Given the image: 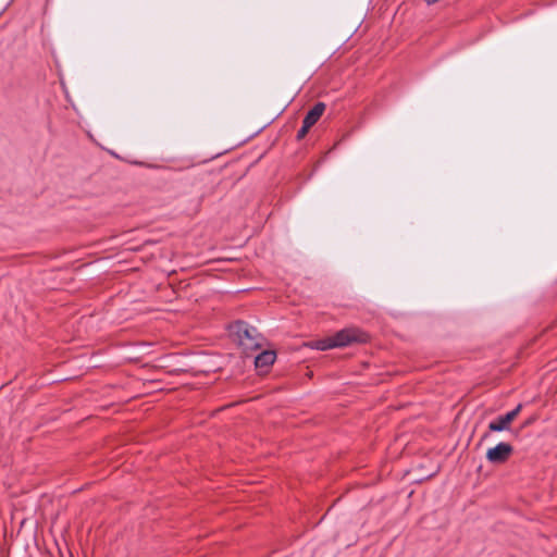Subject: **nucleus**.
Listing matches in <instances>:
<instances>
[{
	"label": "nucleus",
	"mask_w": 557,
	"mask_h": 557,
	"mask_svg": "<svg viewBox=\"0 0 557 557\" xmlns=\"http://www.w3.org/2000/svg\"><path fill=\"white\" fill-rule=\"evenodd\" d=\"M231 331L244 349H258L261 347V335L258 333L256 327L248 323L237 321L231 326Z\"/></svg>",
	"instance_id": "f257e3e1"
},
{
	"label": "nucleus",
	"mask_w": 557,
	"mask_h": 557,
	"mask_svg": "<svg viewBox=\"0 0 557 557\" xmlns=\"http://www.w3.org/2000/svg\"><path fill=\"white\" fill-rule=\"evenodd\" d=\"M334 347H345L352 343H363L367 335L358 329H344L332 336Z\"/></svg>",
	"instance_id": "f03ea898"
},
{
	"label": "nucleus",
	"mask_w": 557,
	"mask_h": 557,
	"mask_svg": "<svg viewBox=\"0 0 557 557\" xmlns=\"http://www.w3.org/2000/svg\"><path fill=\"white\" fill-rule=\"evenodd\" d=\"M522 405L519 404L515 409L507 412L506 414L498 416L496 419L488 423V430L491 432H503L510 430V423L517 418L521 411Z\"/></svg>",
	"instance_id": "7ed1b4c3"
},
{
	"label": "nucleus",
	"mask_w": 557,
	"mask_h": 557,
	"mask_svg": "<svg viewBox=\"0 0 557 557\" xmlns=\"http://www.w3.org/2000/svg\"><path fill=\"white\" fill-rule=\"evenodd\" d=\"M512 446L508 443L500 442L495 447L490 448L486 453V459L491 463H503L512 454Z\"/></svg>",
	"instance_id": "20e7f679"
},
{
	"label": "nucleus",
	"mask_w": 557,
	"mask_h": 557,
	"mask_svg": "<svg viewBox=\"0 0 557 557\" xmlns=\"http://www.w3.org/2000/svg\"><path fill=\"white\" fill-rule=\"evenodd\" d=\"M276 355L273 350H263L255 357V366L261 372H267L274 363Z\"/></svg>",
	"instance_id": "39448f33"
},
{
	"label": "nucleus",
	"mask_w": 557,
	"mask_h": 557,
	"mask_svg": "<svg viewBox=\"0 0 557 557\" xmlns=\"http://www.w3.org/2000/svg\"><path fill=\"white\" fill-rule=\"evenodd\" d=\"M325 110V104L323 102H317L306 114L304 117V122L309 124L310 126H313L319 119L322 116L323 112Z\"/></svg>",
	"instance_id": "423d86ee"
},
{
	"label": "nucleus",
	"mask_w": 557,
	"mask_h": 557,
	"mask_svg": "<svg viewBox=\"0 0 557 557\" xmlns=\"http://www.w3.org/2000/svg\"><path fill=\"white\" fill-rule=\"evenodd\" d=\"M310 347L313 349H317V350H322V351L335 348L332 336L327 337V338L314 341L310 344Z\"/></svg>",
	"instance_id": "0eeeda50"
},
{
	"label": "nucleus",
	"mask_w": 557,
	"mask_h": 557,
	"mask_svg": "<svg viewBox=\"0 0 557 557\" xmlns=\"http://www.w3.org/2000/svg\"><path fill=\"white\" fill-rule=\"evenodd\" d=\"M312 126H310L309 124H307L306 122L302 121V126L300 127V129L297 132V138L298 139H301L304 138L307 133L309 132V129L311 128Z\"/></svg>",
	"instance_id": "6e6552de"
},
{
	"label": "nucleus",
	"mask_w": 557,
	"mask_h": 557,
	"mask_svg": "<svg viewBox=\"0 0 557 557\" xmlns=\"http://www.w3.org/2000/svg\"><path fill=\"white\" fill-rule=\"evenodd\" d=\"M428 4H434L435 2H437L438 0H424Z\"/></svg>",
	"instance_id": "1a4fd4ad"
}]
</instances>
